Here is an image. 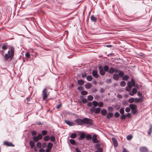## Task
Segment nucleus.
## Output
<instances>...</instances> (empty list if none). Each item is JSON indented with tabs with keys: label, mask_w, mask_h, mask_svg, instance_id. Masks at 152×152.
I'll list each match as a JSON object with an SVG mask.
<instances>
[{
	"label": "nucleus",
	"mask_w": 152,
	"mask_h": 152,
	"mask_svg": "<svg viewBox=\"0 0 152 152\" xmlns=\"http://www.w3.org/2000/svg\"><path fill=\"white\" fill-rule=\"evenodd\" d=\"M75 122L79 125L85 124L87 126H91L93 124V121L91 119L87 118H84L82 119L77 118L75 120Z\"/></svg>",
	"instance_id": "1"
},
{
	"label": "nucleus",
	"mask_w": 152,
	"mask_h": 152,
	"mask_svg": "<svg viewBox=\"0 0 152 152\" xmlns=\"http://www.w3.org/2000/svg\"><path fill=\"white\" fill-rule=\"evenodd\" d=\"M14 50L11 48L10 50L8 51V53H6L4 56V59L5 61H8L10 58L11 60L14 56Z\"/></svg>",
	"instance_id": "2"
},
{
	"label": "nucleus",
	"mask_w": 152,
	"mask_h": 152,
	"mask_svg": "<svg viewBox=\"0 0 152 152\" xmlns=\"http://www.w3.org/2000/svg\"><path fill=\"white\" fill-rule=\"evenodd\" d=\"M124 75V72L122 71H119L118 75L117 74H114L113 75V79L116 80H118L119 79V77H122Z\"/></svg>",
	"instance_id": "3"
},
{
	"label": "nucleus",
	"mask_w": 152,
	"mask_h": 152,
	"mask_svg": "<svg viewBox=\"0 0 152 152\" xmlns=\"http://www.w3.org/2000/svg\"><path fill=\"white\" fill-rule=\"evenodd\" d=\"M129 106L132 110V113L134 114H136L137 112V106L134 104H131Z\"/></svg>",
	"instance_id": "4"
},
{
	"label": "nucleus",
	"mask_w": 152,
	"mask_h": 152,
	"mask_svg": "<svg viewBox=\"0 0 152 152\" xmlns=\"http://www.w3.org/2000/svg\"><path fill=\"white\" fill-rule=\"evenodd\" d=\"M49 94L47 92L46 88H45L42 92V98L43 100H45L47 98Z\"/></svg>",
	"instance_id": "5"
},
{
	"label": "nucleus",
	"mask_w": 152,
	"mask_h": 152,
	"mask_svg": "<svg viewBox=\"0 0 152 152\" xmlns=\"http://www.w3.org/2000/svg\"><path fill=\"white\" fill-rule=\"evenodd\" d=\"M140 152H148V149L147 147L145 146L141 147L140 148Z\"/></svg>",
	"instance_id": "6"
},
{
	"label": "nucleus",
	"mask_w": 152,
	"mask_h": 152,
	"mask_svg": "<svg viewBox=\"0 0 152 152\" xmlns=\"http://www.w3.org/2000/svg\"><path fill=\"white\" fill-rule=\"evenodd\" d=\"M97 135L96 134H94L92 137V140L94 143H96L98 142V140L97 139Z\"/></svg>",
	"instance_id": "7"
},
{
	"label": "nucleus",
	"mask_w": 152,
	"mask_h": 152,
	"mask_svg": "<svg viewBox=\"0 0 152 152\" xmlns=\"http://www.w3.org/2000/svg\"><path fill=\"white\" fill-rule=\"evenodd\" d=\"M99 73L102 75H103L105 74V71L103 70V68L101 66L99 67Z\"/></svg>",
	"instance_id": "8"
},
{
	"label": "nucleus",
	"mask_w": 152,
	"mask_h": 152,
	"mask_svg": "<svg viewBox=\"0 0 152 152\" xmlns=\"http://www.w3.org/2000/svg\"><path fill=\"white\" fill-rule=\"evenodd\" d=\"M112 140L114 146L115 147H117L118 145V144L116 139L114 137H113Z\"/></svg>",
	"instance_id": "9"
},
{
	"label": "nucleus",
	"mask_w": 152,
	"mask_h": 152,
	"mask_svg": "<svg viewBox=\"0 0 152 152\" xmlns=\"http://www.w3.org/2000/svg\"><path fill=\"white\" fill-rule=\"evenodd\" d=\"M143 101V97H142L140 98H135V102L136 103L142 102Z\"/></svg>",
	"instance_id": "10"
},
{
	"label": "nucleus",
	"mask_w": 152,
	"mask_h": 152,
	"mask_svg": "<svg viewBox=\"0 0 152 152\" xmlns=\"http://www.w3.org/2000/svg\"><path fill=\"white\" fill-rule=\"evenodd\" d=\"M64 121L69 126H74L75 125V124L74 123L71 122L69 121L65 120Z\"/></svg>",
	"instance_id": "11"
},
{
	"label": "nucleus",
	"mask_w": 152,
	"mask_h": 152,
	"mask_svg": "<svg viewBox=\"0 0 152 152\" xmlns=\"http://www.w3.org/2000/svg\"><path fill=\"white\" fill-rule=\"evenodd\" d=\"M92 74L93 76L95 78H97L99 77V75L97 73V72L96 70H93L92 72Z\"/></svg>",
	"instance_id": "12"
},
{
	"label": "nucleus",
	"mask_w": 152,
	"mask_h": 152,
	"mask_svg": "<svg viewBox=\"0 0 152 152\" xmlns=\"http://www.w3.org/2000/svg\"><path fill=\"white\" fill-rule=\"evenodd\" d=\"M4 144L5 145L7 146L14 147V145L12 144L11 142H4Z\"/></svg>",
	"instance_id": "13"
},
{
	"label": "nucleus",
	"mask_w": 152,
	"mask_h": 152,
	"mask_svg": "<svg viewBox=\"0 0 152 152\" xmlns=\"http://www.w3.org/2000/svg\"><path fill=\"white\" fill-rule=\"evenodd\" d=\"M85 87L89 89L92 86V85L91 83H87L85 85Z\"/></svg>",
	"instance_id": "14"
},
{
	"label": "nucleus",
	"mask_w": 152,
	"mask_h": 152,
	"mask_svg": "<svg viewBox=\"0 0 152 152\" xmlns=\"http://www.w3.org/2000/svg\"><path fill=\"white\" fill-rule=\"evenodd\" d=\"M107 113V111L105 109H103L101 111V114L102 115H105Z\"/></svg>",
	"instance_id": "15"
},
{
	"label": "nucleus",
	"mask_w": 152,
	"mask_h": 152,
	"mask_svg": "<svg viewBox=\"0 0 152 152\" xmlns=\"http://www.w3.org/2000/svg\"><path fill=\"white\" fill-rule=\"evenodd\" d=\"M113 115V114L112 113H108L106 117L107 118H110L112 117Z\"/></svg>",
	"instance_id": "16"
},
{
	"label": "nucleus",
	"mask_w": 152,
	"mask_h": 152,
	"mask_svg": "<svg viewBox=\"0 0 152 152\" xmlns=\"http://www.w3.org/2000/svg\"><path fill=\"white\" fill-rule=\"evenodd\" d=\"M29 144L30 145L31 148H34L35 145L33 141H30L29 142Z\"/></svg>",
	"instance_id": "17"
},
{
	"label": "nucleus",
	"mask_w": 152,
	"mask_h": 152,
	"mask_svg": "<svg viewBox=\"0 0 152 152\" xmlns=\"http://www.w3.org/2000/svg\"><path fill=\"white\" fill-rule=\"evenodd\" d=\"M91 19L92 21L94 22H96L97 20L96 18L93 15H91Z\"/></svg>",
	"instance_id": "18"
},
{
	"label": "nucleus",
	"mask_w": 152,
	"mask_h": 152,
	"mask_svg": "<svg viewBox=\"0 0 152 152\" xmlns=\"http://www.w3.org/2000/svg\"><path fill=\"white\" fill-rule=\"evenodd\" d=\"M84 81L82 80H78L77 83L80 85H82L84 84Z\"/></svg>",
	"instance_id": "19"
},
{
	"label": "nucleus",
	"mask_w": 152,
	"mask_h": 152,
	"mask_svg": "<svg viewBox=\"0 0 152 152\" xmlns=\"http://www.w3.org/2000/svg\"><path fill=\"white\" fill-rule=\"evenodd\" d=\"M115 71V69L113 67H111L109 69L108 72L110 73H113Z\"/></svg>",
	"instance_id": "20"
},
{
	"label": "nucleus",
	"mask_w": 152,
	"mask_h": 152,
	"mask_svg": "<svg viewBox=\"0 0 152 152\" xmlns=\"http://www.w3.org/2000/svg\"><path fill=\"white\" fill-rule=\"evenodd\" d=\"M149 129L148 132V134L149 135L151 134L152 132V125H150L149 126Z\"/></svg>",
	"instance_id": "21"
},
{
	"label": "nucleus",
	"mask_w": 152,
	"mask_h": 152,
	"mask_svg": "<svg viewBox=\"0 0 152 152\" xmlns=\"http://www.w3.org/2000/svg\"><path fill=\"white\" fill-rule=\"evenodd\" d=\"M86 79L88 81H91L92 80V77L91 75H88Z\"/></svg>",
	"instance_id": "22"
},
{
	"label": "nucleus",
	"mask_w": 152,
	"mask_h": 152,
	"mask_svg": "<svg viewBox=\"0 0 152 152\" xmlns=\"http://www.w3.org/2000/svg\"><path fill=\"white\" fill-rule=\"evenodd\" d=\"M100 110L101 109L99 107H98L95 108L94 112L96 114L99 113L100 111Z\"/></svg>",
	"instance_id": "23"
},
{
	"label": "nucleus",
	"mask_w": 152,
	"mask_h": 152,
	"mask_svg": "<svg viewBox=\"0 0 152 152\" xmlns=\"http://www.w3.org/2000/svg\"><path fill=\"white\" fill-rule=\"evenodd\" d=\"M135 101V99L131 98L128 100V102L130 103H132Z\"/></svg>",
	"instance_id": "24"
},
{
	"label": "nucleus",
	"mask_w": 152,
	"mask_h": 152,
	"mask_svg": "<svg viewBox=\"0 0 152 152\" xmlns=\"http://www.w3.org/2000/svg\"><path fill=\"white\" fill-rule=\"evenodd\" d=\"M129 77L128 75H125L124 76L123 78L122 79L124 80H127L129 78Z\"/></svg>",
	"instance_id": "25"
},
{
	"label": "nucleus",
	"mask_w": 152,
	"mask_h": 152,
	"mask_svg": "<svg viewBox=\"0 0 152 152\" xmlns=\"http://www.w3.org/2000/svg\"><path fill=\"white\" fill-rule=\"evenodd\" d=\"M53 146V144L51 142H49L47 145V148L51 149Z\"/></svg>",
	"instance_id": "26"
},
{
	"label": "nucleus",
	"mask_w": 152,
	"mask_h": 152,
	"mask_svg": "<svg viewBox=\"0 0 152 152\" xmlns=\"http://www.w3.org/2000/svg\"><path fill=\"white\" fill-rule=\"evenodd\" d=\"M92 104L95 107H96L98 106V102L95 101H94L92 102Z\"/></svg>",
	"instance_id": "27"
},
{
	"label": "nucleus",
	"mask_w": 152,
	"mask_h": 152,
	"mask_svg": "<svg viewBox=\"0 0 152 152\" xmlns=\"http://www.w3.org/2000/svg\"><path fill=\"white\" fill-rule=\"evenodd\" d=\"M85 135L84 133L82 134L80 137V138L81 140H83L84 139L85 137Z\"/></svg>",
	"instance_id": "28"
},
{
	"label": "nucleus",
	"mask_w": 152,
	"mask_h": 152,
	"mask_svg": "<svg viewBox=\"0 0 152 152\" xmlns=\"http://www.w3.org/2000/svg\"><path fill=\"white\" fill-rule=\"evenodd\" d=\"M107 109L109 111L112 112L113 110V108L111 106H109L107 108Z\"/></svg>",
	"instance_id": "29"
},
{
	"label": "nucleus",
	"mask_w": 152,
	"mask_h": 152,
	"mask_svg": "<svg viewBox=\"0 0 152 152\" xmlns=\"http://www.w3.org/2000/svg\"><path fill=\"white\" fill-rule=\"evenodd\" d=\"M105 72H107L109 69V67L107 66H105L103 68Z\"/></svg>",
	"instance_id": "30"
},
{
	"label": "nucleus",
	"mask_w": 152,
	"mask_h": 152,
	"mask_svg": "<svg viewBox=\"0 0 152 152\" xmlns=\"http://www.w3.org/2000/svg\"><path fill=\"white\" fill-rule=\"evenodd\" d=\"M93 97L91 95H89L88 96V99L89 101H92L93 100Z\"/></svg>",
	"instance_id": "31"
},
{
	"label": "nucleus",
	"mask_w": 152,
	"mask_h": 152,
	"mask_svg": "<svg viewBox=\"0 0 152 152\" xmlns=\"http://www.w3.org/2000/svg\"><path fill=\"white\" fill-rule=\"evenodd\" d=\"M77 136V134L76 133H74L72 134L70 136V137L72 138H75Z\"/></svg>",
	"instance_id": "32"
},
{
	"label": "nucleus",
	"mask_w": 152,
	"mask_h": 152,
	"mask_svg": "<svg viewBox=\"0 0 152 152\" xmlns=\"http://www.w3.org/2000/svg\"><path fill=\"white\" fill-rule=\"evenodd\" d=\"M98 106L100 107H102V106H103L104 105V104L103 102H100L99 103H98Z\"/></svg>",
	"instance_id": "33"
},
{
	"label": "nucleus",
	"mask_w": 152,
	"mask_h": 152,
	"mask_svg": "<svg viewBox=\"0 0 152 152\" xmlns=\"http://www.w3.org/2000/svg\"><path fill=\"white\" fill-rule=\"evenodd\" d=\"M50 137L48 136H46L44 137V140L45 141H48L49 140Z\"/></svg>",
	"instance_id": "34"
},
{
	"label": "nucleus",
	"mask_w": 152,
	"mask_h": 152,
	"mask_svg": "<svg viewBox=\"0 0 152 152\" xmlns=\"http://www.w3.org/2000/svg\"><path fill=\"white\" fill-rule=\"evenodd\" d=\"M120 112L122 115L124 114V108H121L120 110Z\"/></svg>",
	"instance_id": "35"
},
{
	"label": "nucleus",
	"mask_w": 152,
	"mask_h": 152,
	"mask_svg": "<svg viewBox=\"0 0 152 152\" xmlns=\"http://www.w3.org/2000/svg\"><path fill=\"white\" fill-rule=\"evenodd\" d=\"M133 137V136L131 135H129L128 136L126 137V139L128 140H131Z\"/></svg>",
	"instance_id": "36"
},
{
	"label": "nucleus",
	"mask_w": 152,
	"mask_h": 152,
	"mask_svg": "<svg viewBox=\"0 0 152 152\" xmlns=\"http://www.w3.org/2000/svg\"><path fill=\"white\" fill-rule=\"evenodd\" d=\"M126 84V83L124 81H122L120 83V85L121 86H124Z\"/></svg>",
	"instance_id": "37"
},
{
	"label": "nucleus",
	"mask_w": 152,
	"mask_h": 152,
	"mask_svg": "<svg viewBox=\"0 0 152 152\" xmlns=\"http://www.w3.org/2000/svg\"><path fill=\"white\" fill-rule=\"evenodd\" d=\"M81 94L83 95H85L88 94V92L86 91H83L81 92Z\"/></svg>",
	"instance_id": "38"
},
{
	"label": "nucleus",
	"mask_w": 152,
	"mask_h": 152,
	"mask_svg": "<svg viewBox=\"0 0 152 152\" xmlns=\"http://www.w3.org/2000/svg\"><path fill=\"white\" fill-rule=\"evenodd\" d=\"M86 138L87 140H90L91 138V136L90 135H87L86 136Z\"/></svg>",
	"instance_id": "39"
},
{
	"label": "nucleus",
	"mask_w": 152,
	"mask_h": 152,
	"mask_svg": "<svg viewBox=\"0 0 152 152\" xmlns=\"http://www.w3.org/2000/svg\"><path fill=\"white\" fill-rule=\"evenodd\" d=\"M127 85L128 86L130 87L131 88L132 87V86H133V84L132 83H131V82H130V81H129L128 82Z\"/></svg>",
	"instance_id": "40"
},
{
	"label": "nucleus",
	"mask_w": 152,
	"mask_h": 152,
	"mask_svg": "<svg viewBox=\"0 0 152 152\" xmlns=\"http://www.w3.org/2000/svg\"><path fill=\"white\" fill-rule=\"evenodd\" d=\"M33 140L35 141V142H37L38 141L39 139H38V138L37 137H36V136H34L33 137Z\"/></svg>",
	"instance_id": "41"
},
{
	"label": "nucleus",
	"mask_w": 152,
	"mask_h": 152,
	"mask_svg": "<svg viewBox=\"0 0 152 152\" xmlns=\"http://www.w3.org/2000/svg\"><path fill=\"white\" fill-rule=\"evenodd\" d=\"M69 141H70V142L71 143V144L72 145L75 144V141L74 140H73V139H70V140Z\"/></svg>",
	"instance_id": "42"
},
{
	"label": "nucleus",
	"mask_w": 152,
	"mask_h": 152,
	"mask_svg": "<svg viewBox=\"0 0 152 152\" xmlns=\"http://www.w3.org/2000/svg\"><path fill=\"white\" fill-rule=\"evenodd\" d=\"M55 137L54 136H51L50 137V140L52 141L53 142L55 140Z\"/></svg>",
	"instance_id": "43"
},
{
	"label": "nucleus",
	"mask_w": 152,
	"mask_h": 152,
	"mask_svg": "<svg viewBox=\"0 0 152 152\" xmlns=\"http://www.w3.org/2000/svg\"><path fill=\"white\" fill-rule=\"evenodd\" d=\"M37 146L39 148H40L41 146V143L40 142H37Z\"/></svg>",
	"instance_id": "44"
},
{
	"label": "nucleus",
	"mask_w": 152,
	"mask_h": 152,
	"mask_svg": "<svg viewBox=\"0 0 152 152\" xmlns=\"http://www.w3.org/2000/svg\"><path fill=\"white\" fill-rule=\"evenodd\" d=\"M137 89L135 88H134L132 89V91L134 94H135L137 92Z\"/></svg>",
	"instance_id": "45"
},
{
	"label": "nucleus",
	"mask_w": 152,
	"mask_h": 152,
	"mask_svg": "<svg viewBox=\"0 0 152 152\" xmlns=\"http://www.w3.org/2000/svg\"><path fill=\"white\" fill-rule=\"evenodd\" d=\"M120 116L119 113L118 112H116L115 113V116L116 118H118Z\"/></svg>",
	"instance_id": "46"
},
{
	"label": "nucleus",
	"mask_w": 152,
	"mask_h": 152,
	"mask_svg": "<svg viewBox=\"0 0 152 152\" xmlns=\"http://www.w3.org/2000/svg\"><path fill=\"white\" fill-rule=\"evenodd\" d=\"M131 87L128 86V87L126 88V91H130L131 90Z\"/></svg>",
	"instance_id": "47"
},
{
	"label": "nucleus",
	"mask_w": 152,
	"mask_h": 152,
	"mask_svg": "<svg viewBox=\"0 0 152 152\" xmlns=\"http://www.w3.org/2000/svg\"><path fill=\"white\" fill-rule=\"evenodd\" d=\"M126 116L124 114L122 115L121 117V119L124 120L126 119Z\"/></svg>",
	"instance_id": "48"
},
{
	"label": "nucleus",
	"mask_w": 152,
	"mask_h": 152,
	"mask_svg": "<svg viewBox=\"0 0 152 152\" xmlns=\"http://www.w3.org/2000/svg\"><path fill=\"white\" fill-rule=\"evenodd\" d=\"M130 107H127L125 109V111L127 112H129L130 110Z\"/></svg>",
	"instance_id": "49"
},
{
	"label": "nucleus",
	"mask_w": 152,
	"mask_h": 152,
	"mask_svg": "<svg viewBox=\"0 0 152 152\" xmlns=\"http://www.w3.org/2000/svg\"><path fill=\"white\" fill-rule=\"evenodd\" d=\"M37 137L38 138V139L39 140L41 139L42 138V135L41 134H39L38 135Z\"/></svg>",
	"instance_id": "50"
},
{
	"label": "nucleus",
	"mask_w": 152,
	"mask_h": 152,
	"mask_svg": "<svg viewBox=\"0 0 152 152\" xmlns=\"http://www.w3.org/2000/svg\"><path fill=\"white\" fill-rule=\"evenodd\" d=\"M95 108L94 107H93L91 108L90 110L91 112L92 113H93V112H95Z\"/></svg>",
	"instance_id": "51"
},
{
	"label": "nucleus",
	"mask_w": 152,
	"mask_h": 152,
	"mask_svg": "<svg viewBox=\"0 0 152 152\" xmlns=\"http://www.w3.org/2000/svg\"><path fill=\"white\" fill-rule=\"evenodd\" d=\"M47 133V132L46 130H43L42 131V134L43 135H45Z\"/></svg>",
	"instance_id": "52"
},
{
	"label": "nucleus",
	"mask_w": 152,
	"mask_h": 152,
	"mask_svg": "<svg viewBox=\"0 0 152 152\" xmlns=\"http://www.w3.org/2000/svg\"><path fill=\"white\" fill-rule=\"evenodd\" d=\"M102 149L101 147L97 149V151H98L99 152H102Z\"/></svg>",
	"instance_id": "53"
},
{
	"label": "nucleus",
	"mask_w": 152,
	"mask_h": 152,
	"mask_svg": "<svg viewBox=\"0 0 152 152\" xmlns=\"http://www.w3.org/2000/svg\"><path fill=\"white\" fill-rule=\"evenodd\" d=\"M82 102L83 103H86L87 102L86 99L83 98L82 99Z\"/></svg>",
	"instance_id": "54"
},
{
	"label": "nucleus",
	"mask_w": 152,
	"mask_h": 152,
	"mask_svg": "<svg viewBox=\"0 0 152 152\" xmlns=\"http://www.w3.org/2000/svg\"><path fill=\"white\" fill-rule=\"evenodd\" d=\"M77 89L80 91H82L83 89V88L82 86H80L77 88Z\"/></svg>",
	"instance_id": "55"
},
{
	"label": "nucleus",
	"mask_w": 152,
	"mask_h": 152,
	"mask_svg": "<svg viewBox=\"0 0 152 152\" xmlns=\"http://www.w3.org/2000/svg\"><path fill=\"white\" fill-rule=\"evenodd\" d=\"M131 83H132L133 84V86H135V83L134 81V80L133 79H132L131 80Z\"/></svg>",
	"instance_id": "56"
},
{
	"label": "nucleus",
	"mask_w": 152,
	"mask_h": 152,
	"mask_svg": "<svg viewBox=\"0 0 152 152\" xmlns=\"http://www.w3.org/2000/svg\"><path fill=\"white\" fill-rule=\"evenodd\" d=\"M7 48L6 46L4 45L2 46V49L4 50H6L7 49Z\"/></svg>",
	"instance_id": "57"
},
{
	"label": "nucleus",
	"mask_w": 152,
	"mask_h": 152,
	"mask_svg": "<svg viewBox=\"0 0 152 152\" xmlns=\"http://www.w3.org/2000/svg\"><path fill=\"white\" fill-rule=\"evenodd\" d=\"M126 115V117H128L129 118H130L131 117V115L130 113H127Z\"/></svg>",
	"instance_id": "58"
},
{
	"label": "nucleus",
	"mask_w": 152,
	"mask_h": 152,
	"mask_svg": "<svg viewBox=\"0 0 152 152\" xmlns=\"http://www.w3.org/2000/svg\"><path fill=\"white\" fill-rule=\"evenodd\" d=\"M25 56H26V57L27 58H29L30 57V56L29 55V54L28 53H26V54H25Z\"/></svg>",
	"instance_id": "59"
},
{
	"label": "nucleus",
	"mask_w": 152,
	"mask_h": 152,
	"mask_svg": "<svg viewBox=\"0 0 152 152\" xmlns=\"http://www.w3.org/2000/svg\"><path fill=\"white\" fill-rule=\"evenodd\" d=\"M92 104V102H88L87 103V105L88 106H91Z\"/></svg>",
	"instance_id": "60"
},
{
	"label": "nucleus",
	"mask_w": 152,
	"mask_h": 152,
	"mask_svg": "<svg viewBox=\"0 0 152 152\" xmlns=\"http://www.w3.org/2000/svg\"><path fill=\"white\" fill-rule=\"evenodd\" d=\"M123 152H128V151L125 148H124L123 150Z\"/></svg>",
	"instance_id": "61"
},
{
	"label": "nucleus",
	"mask_w": 152,
	"mask_h": 152,
	"mask_svg": "<svg viewBox=\"0 0 152 152\" xmlns=\"http://www.w3.org/2000/svg\"><path fill=\"white\" fill-rule=\"evenodd\" d=\"M86 76V74H82V77L83 78L85 77Z\"/></svg>",
	"instance_id": "62"
},
{
	"label": "nucleus",
	"mask_w": 152,
	"mask_h": 152,
	"mask_svg": "<svg viewBox=\"0 0 152 152\" xmlns=\"http://www.w3.org/2000/svg\"><path fill=\"white\" fill-rule=\"evenodd\" d=\"M45 151V150L42 148H41L39 149V152H44Z\"/></svg>",
	"instance_id": "63"
},
{
	"label": "nucleus",
	"mask_w": 152,
	"mask_h": 152,
	"mask_svg": "<svg viewBox=\"0 0 152 152\" xmlns=\"http://www.w3.org/2000/svg\"><path fill=\"white\" fill-rule=\"evenodd\" d=\"M50 150V149L47 148L46 150V152H49Z\"/></svg>",
	"instance_id": "64"
}]
</instances>
